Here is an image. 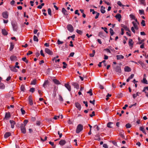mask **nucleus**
Wrapping results in <instances>:
<instances>
[{
  "label": "nucleus",
  "mask_w": 148,
  "mask_h": 148,
  "mask_svg": "<svg viewBox=\"0 0 148 148\" xmlns=\"http://www.w3.org/2000/svg\"><path fill=\"white\" fill-rule=\"evenodd\" d=\"M67 28L70 32H73L74 30L73 27L71 24H68L67 26Z\"/></svg>",
  "instance_id": "nucleus-3"
},
{
  "label": "nucleus",
  "mask_w": 148,
  "mask_h": 148,
  "mask_svg": "<svg viewBox=\"0 0 148 148\" xmlns=\"http://www.w3.org/2000/svg\"><path fill=\"white\" fill-rule=\"evenodd\" d=\"M113 124V123L111 122L108 123L107 124V126L109 128H111L112 127L111 126V125Z\"/></svg>",
  "instance_id": "nucleus-35"
},
{
  "label": "nucleus",
  "mask_w": 148,
  "mask_h": 148,
  "mask_svg": "<svg viewBox=\"0 0 148 148\" xmlns=\"http://www.w3.org/2000/svg\"><path fill=\"white\" fill-rule=\"evenodd\" d=\"M11 116L10 113L6 112L5 113L4 119L7 120H8Z\"/></svg>",
  "instance_id": "nucleus-9"
},
{
  "label": "nucleus",
  "mask_w": 148,
  "mask_h": 148,
  "mask_svg": "<svg viewBox=\"0 0 148 148\" xmlns=\"http://www.w3.org/2000/svg\"><path fill=\"white\" fill-rule=\"evenodd\" d=\"M9 67H10V70L11 71H12L14 72H17L18 70L17 69H16L15 68V67H14V66H12V67L10 66Z\"/></svg>",
  "instance_id": "nucleus-20"
},
{
  "label": "nucleus",
  "mask_w": 148,
  "mask_h": 148,
  "mask_svg": "<svg viewBox=\"0 0 148 148\" xmlns=\"http://www.w3.org/2000/svg\"><path fill=\"white\" fill-rule=\"evenodd\" d=\"M2 16L3 18L7 19L8 18V15L7 12H4L2 13Z\"/></svg>",
  "instance_id": "nucleus-8"
},
{
  "label": "nucleus",
  "mask_w": 148,
  "mask_h": 148,
  "mask_svg": "<svg viewBox=\"0 0 148 148\" xmlns=\"http://www.w3.org/2000/svg\"><path fill=\"white\" fill-rule=\"evenodd\" d=\"M72 84L74 86L75 88H76L77 89L79 88V85L77 83L73 82Z\"/></svg>",
  "instance_id": "nucleus-7"
},
{
  "label": "nucleus",
  "mask_w": 148,
  "mask_h": 148,
  "mask_svg": "<svg viewBox=\"0 0 148 148\" xmlns=\"http://www.w3.org/2000/svg\"><path fill=\"white\" fill-rule=\"evenodd\" d=\"M12 26L14 30L16 31L17 28V26L16 23H12Z\"/></svg>",
  "instance_id": "nucleus-11"
},
{
  "label": "nucleus",
  "mask_w": 148,
  "mask_h": 148,
  "mask_svg": "<svg viewBox=\"0 0 148 148\" xmlns=\"http://www.w3.org/2000/svg\"><path fill=\"white\" fill-rule=\"evenodd\" d=\"M65 86L67 89L69 91H70L71 90V87L68 84H64Z\"/></svg>",
  "instance_id": "nucleus-16"
},
{
  "label": "nucleus",
  "mask_w": 148,
  "mask_h": 148,
  "mask_svg": "<svg viewBox=\"0 0 148 148\" xmlns=\"http://www.w3.org/2000/svg\"><path fill=\"white\" fill-rule=\"evenodd\" d=\"M21 111L22 114L23 115L25 114V111L22 108L21 109Z\"/></svg>",
  "instance_id": "nucleus-58"
},
{
  "label": "nucleus",
  "mask_w": 148,
  "mask_h": 148,
  "mask_svg": "<svg viewBox=\"0 0 148 148\" xmlns=\"http://www.w3.org/2000/svg\"><path fill=\"white\" fill-rule=\"evenodd\" d=\"M83 126L80 124H78L77 127L76 132L77 134H78L81 132L83 130Z\"/></svg>",
  "instance_id": "nucleus-1"
},
{
  "label": "nucleus",
  "mask_w": 148,
  "mask_h": 148,
  "mask_svg": "<svg viewBox=\"0 0 148 148\" xmlns=\"http://www.w3.org/2000/svg\"><path fill=\"white\" fill-rule=\"evenodd\" d=\"M49 83V81L48 80H46L45 81L43 85V86L44 88L46 87V85H47Z\"/></svg>",
  "instance_id": "nucleus-29"
},
{
  "label": "nucleus",
  "mask_w": 148,
  "mask_h": 148,
  "mask_svg": "<svg viewBox=\"0 0 148 148\" xmlns=\"http://www.w3.org/2000/svg\"><path fill=\"white\" fill-rule=\"evenodd\" d=\"M121 27H122L124 28L125 30L126 31H128L130 32V30L127 27V26L124 25V24H122L121 25Z\"/></svg>",
  "instance_id": "nucleus-14"
},
{
  "label": "nucleus",
  "mask_w": 148,
  "mask_h": 148,
  "mask_svg": "<svg viewBox=\"0 0 148 148\" xmlns=\"http://www.w3.org/2000/svg\"><path fill=\"white\" fill-rule=\"evenodd\" d=\"M117 95L119 97H121L123 96V94L121 92L118 93Z\"/></svg>",
  "instance_id": "nucleus-55"
},
{
  "label": "nucleus",
  "mask_w": 148,
  "mask_h": 148,
  "mask_svg": "<svg viewBox=\"0 0 148 148\" xmlns=\"http://www.w3.org/2000/svg\"><path fill=\"white\" fill-rule=\"evenodd\" d=\"M115 17L116 19H118V21H120L121 19V16L120 14L119 13L117 14L115 16Z\"/></svg>",
  "instance_id": "nucleus-13"
},
{
  "label": "nucleus",
  "mask_w": 148,
  "mask_h": 148,
  "mask_svg": "<svg viewBox=\"0 0 148 148\" xmlns=\"http://www.w3.org/2000/svg\"><path fill=\"white\" fill-rule=\"evenodd\" d=\"M14 45L13 44V43L11 42L10 46V51H11L14 48Z\"/></svg>",
  "instance_id": "nucleus-30"
},
{
  "label": "nucleus",
  "mask_w": 148,
  "mask_h": 148,
  "mask_svg": "<svg viewBox=\"0 0 148 148\" xmlns=\"http://www.w3.org/2000/svg\"><path fill=\"white\" fill-rule=\"evenodd\" d=\"M134 42L132 39H130L129 41V44L131 49L133 47Z\"/></svg>",
  "instance_id": "nucleus-12"
},
{
  "label": "nucleus",
  "mask_w": 148,
  "mask_h": 148,
  "mask_svg": "<svg viewBox=\"0 0 148 148\" xmlns=\"http://www.w3.org/2000/svg\"><path fill=\"white\" fill-rule=\"evenodd\" d=\"M130 16L131 18L132 19H135V17L134 15L132 14H131L130 15Z\"/></svg>",
  "instance_id": "nucleus-52"
},
{
  "label": "nucleus",
  "mask_w": 148,
  "mask_h": 148,
  "mask_svg": "<svg viewBox=\"0 0 148 148\" xmlns=\"http://www.w3.org/2000/svg\"><path fill=\"white\" fill-rule=\"evenodd\" d=\"M15 3V1L14 0H12L10 2V4L12 5H14V3Z\"/></svg>",
  "instance_id": "nucleus-60"
},
{
  "label": "nucleus",
  "mask_w": 148,
  "mask_h": 148,
  "mask_svg": "<svg viewBox=\"0 0 148 148\" xmlns=\"http://www.w3.org/2000/svg\"><path fill=\"white\" fill-rule=\"evenodd\" d=\"M95 100L94 99L92 101L91 100H90V101H89V102L90 103H92L94 105H95Z\"/></svg>",
  "instance_id": "nucleus-59"
},
{
  "label": "nucleus",
  "mask_w": 148,
  "mask_h": 148,
  "mask_svg": "<svg viewBox=\"0 0 148 148\" xmlns=\"http://www.w3.org/2000/svg\"><path fill=\"white\" fill-rule=\"evenodd\" d=\"M116 59L118 60L122 59L124 58V56L122 55H118L116 56Z\"/></svg>",
  "instance_id": "nucleus-23"
},
{
  "label": "nucleus",
  "mask_w": 148,
  "mask_h": 148,
  "mask_svg": "<svg viewBox=\"0 0 148 148\" xmlns=\"http://www.w3.org/2000/svg\"><path fill=\"white\" fill-rule=\"evenodd\" d=\"M45 51L46 53L50 55H52L53 54V52L48 48H45Z\"/></svg>",
  "instance_id": "nucleus-5"
},
{
  "label": "nucleus",
  "mask_w": 148,
  "mask_h": 148,
  "mask_svg": "<svg viewBox=\"0 0 148 148\" xmlns=\"http://www.w3.org/2000/svg\"><path fill=\"white\" fill-rule=\"evenodd\" d=\"M63 43V42L60 41L59 39H58L57 40V43L58 45L62 44Z\"/></svg>",
  "instance_id": "nucleus-45"
},
{
  "label": "nucleus",
  "mask_w": 148,
  "mask_h": 148,
  "mask_svg": "<svg viewBox=\"0 0 148 148\" xmlns=\"http://www.w3.org/2000/svg\"><path fill=\"white\" fill-rule=\"evenodd\" d=\"M21 130L22 133L25 134L26 133L25 126L23 125V123H21L20 126Z\"/></svg>",
  "instance_id": "nucleus-2"
},
{
  "label": "nucleus",
  "mask_w": 148,
  "mask_h": 148,
  "mask_svg": "<svg viewBox=\"0 0 148 148\" xmlns=\"http://www.w3.org/2000/svg\"><path fill=\"white\" fill-rule=\"evenodd\" d=\"M20 89L21 91L24 92L25 90L24 86L23 85H21L20 87Z\"/></svg>",
  "instance_id": "nucleus-31"
},
{
  "label": "nucleus",
  "mask_w": 148,
  "mask_h": 148,
  "mask_svg": "<svg viewBox=\"0 0 148 148\" xmlns=\"http://www.w3.org/2000/svg\"><path fill=\"white\" fill-rule=\"evenodd\" d=\"M96 16H95V18L97 19L98 18L99 16V15L100 14H99V13L98 12H96Z\"/></svg>",
  "instance_id": "nucleus-56"
},
{
  "label": "nucleus",
  "mask_w": 148,
  "mask_h": 148,
  "mask_svg": "<svg viewBox=\"0 0 148 148\" xmlns=\"http://www.w3.org/2000/svg\"><path fill=\"white\" fill-rule=\"evenodd\" d=\"M11 135V133L10 132H6L4 135V137L5 138H7Z\"/></svg>",
  "instance_id": "nucleus-15"
},
{
  "label": "nucleus",
  "mask_w": 148,
  "mask_h": 148,
  "mask_svg": "<svg viewBox=\"0 0 148 148\" xmlns=\"http://www.w3.org/2000/svg\"><path fill=\"white\" fill-rule=\"evenodd\" d=\"M105 7H103V9H101V13L103 14H104L106 12V11L105 10Z\"/></svg>",
  "instance_id": "nucleus-47"
},
{
  "label": "nucleus",
  "mask_w": 148,
  "mask_h": 148,
  "mask_svg": "<svg viewBox=\"0 0 148 148\" xmlns=\"http://www.w3.org/2000/svg\"><path fill=\"white\" fill-rule=\"evenodd\" d=\"M79 11L78 10H76L75 11V14H77L78 16L80 15V14L78 12Z\"/></svg>",
  "instance_id": "nucleus-63"
},
{
  "label": "nucleus",
  "mask_w": 148,
  "mask_h": 148,
  "mask_svg": "<svg viewBox=\"0 0 148 148\" xmlns=\"http://www.w3.org/2000/svg\"><path fill=\"white\" fill-rule=\"evenodd\" d=\"M92 90L91 89H90L87 92V93H89L90 94V96L92 95Z\"/></svg>",
  "instance_id": "nucleus-42"
},
{
  "label": "nucleus",
  "mask_w": 148,
  "mask_h": 148,
  "mask_svg": "<svg viewBox=\"0 0 148 148\" xmlns=\"http://www.w3.org/2000/svg\"><path fill=\"white\" fill-rule=\"evenodd\" d=\"M134 27L135 29H137V30L138 29V25H137V23H136V24H134Z\"/></svg>",
  "instance_id": "nucleus-57"
},
{
  "label": "nucleus",
  "mask_w": 148,
  "mask_h": 148,
  "mask_svg": "<svg viewBox=\"0 0 148 148\" xmlns=\"http://www.w3.org/2000/svg\"><path fill=\"white\" fill-rule=\"evenodd\" d=\"M33 40L35 41L38 42V39L37 37L35 35H34V36Z\"/></svg>",
  "instance_id": "nucleus-36"
},
{
  "label": "nucleus",
  "mask_w": 148,
  "mask_h": 148,
  "mask_svg": "<svg viewBox=\"0 0 148 148\" xmlns=\"http://www.w3.org/2000/svg\"><path fill=\"white\" fill-rule=\"evenodd\" d=\"M28 122V120L25 119V120L24 121L23 123L24 124H23V125H24V126H25L26 125V124Z\"/></svg>",
  "instance_id": "nucleus-48"
},
{
  "label": "nucleus",
  "mask_w": 148,
  "mask_h": 148,
  "mask_svg": "<svg viewBox=\"0 0 148 148\" xmlns=\"http://www.w3.org/2000/svg\"><path fill=\"white\" fill-rule=\"evenodd\" d=\"M66 143V141L64 140H61L59 142V144L63 146Z\"/></svg>",
  "instance_id": "nucleus-18"
},
{
  "label": "nucleus",
  "mask_w": 148,
  "mask_h": 148,
  "mask_svg": "<svg viewBox=\"0 0 148 148\" xmlns=\"http://www.w3.org/2000/svg\"><path fill=\"white\" fill-rule=\"evenodd\" d=\"M62 13L65 15H67V14L66 13L67 12L66 9L64 8H62Z\"/></svg>",
  "instance_id": "nucleus-27"
},
{
  "label": "nucleus",
  "mask_w": 148,
  "mask_h": 148,
  "mask_svg": "<svg viewBox=\"0 0 148 148\" xmlns=\"http://www.w3.org/2000/svg\"><path fill=\"white\" fill-rule=\"evenodd\" d=\"M75 106L77 108V109L79 110H80L81 109V105L78 102H76L75 103Z\"/></svg>",
  "instance_id": "nucleus-10"
},
{
  "label": "nucleus",
  "mask_w": 148,
  "mask_h": 148,
  "mask_svg": "<svg viewBox=\"0 0 148 148\" xmlns=\"http://www.w3.org/2000/svg\"><path fill=\"white\" fill-rule=\"evenodd\" d=\"M48 14H49L50 16H51V10L50 8H49L48 9Z\"/></svg>",
  "instance_id": "nucleus-50"
},
{
  "label": "nucleus",
  "mask_w": 148,
  "mask_h": 148,
  "mask_svg": "<svg viewBox=\"0 0 148 148\" xmlns=\"http://www.w3.org/2000/svg\"><path fill=\"white\" fill-rule=\"evenodd\" d=\"M95 50H93L92 53H90L89 55L91 57H93L94 56L95 54Z\"/></svg>",
  "instance_id": "nucleus-34"
},
{
  "label": "nucleus",
  "mask_w": 148,
  "mask_h": 148,
  "mask_svg": "<svg viewBox=\"0 0 148 148\" xmlns=\"http://www.w3.org/2000/svg\"><path fill=\"white\" fill-rule=\"evenodd\" d=\"M99 36L101 38L103 37L104 36L103 32H99Z\"/></svg>",
  "instance_id": "nucleus-44"
},
{
  "label": "nucleus",
  "mask_w": 148,
  "mask_h": 148,
  "mask_svg": "<svg viewBox=\"0 0 148 148\" xmlns=\"http://www.w3.org/2000/svg\"><path fill=\"white\" fill-rule=\"evenodd\" d=\"M142 82L143 83L146 84H147L148 83L147 80L145 77L143 78V80L142 81Z\"/></svg>",
  "instance_id": "nucleus-32"
},
{
  "label": "nucleus",
  "mask_w": 148,
  "mask_h": 148,
  "mask_svg": "<svg viewBox=\"0 0 148 148\" xmlns=\"http://www.w3.org/2000/svg\"><path fill=\"white\" fill-rule=\"evenodd\" d=\"M95 140L98 141H100L101 140V138L100 137V136L99 134H97L95 135Z\"/></svg>",
  "instance_id": "nucleus-19"
},
{
  "label": "nucleus",
  "mask_w": 148,
  "mask_h": 148,
  "mask_svg": "<svg viewBox=\"0 0 148 148\" xmlns=\"http://www.w3.org/2000/svg\"><path fill=\"white\" fill-rule=\"evenodd\" d=\"M74 54V52H71V53L69 56V57H73Z\"/></svg>",
  "instance_id": "nucleus-64"
},
{
  "label": "nucleus",
  "mask_w": 148,
  "mask_h": 148,
  "mask_svg": "<svg viewBox=\"0 0 148 148\" xmlns=\"http://www.w3.org/2000/svg\"><path fill=\"white\" fill-rule=\"evenodd\" d=\"M10 122L11 123V127L12 128H13L14 127V125L15 124V121L13 120H10Z\"/></svg>",
  "instance_id": "nucleus-17"
},
{
  "label": "nucleus",
  "mask_w": 148,
  "mask_h": 148,
  "mask_svg": "<svg viewBox=\"0 0 148 148\" xmlns=\"http://www.w3.org/2000/svg\"><path fill=\"white\" fill-rule=\"evenodd\" d=\"M138 63L139 64H140L141 65L142 67L143 68H146V65L145 64L143 63L141 61H139L138 62Z\"/></svg>",
  "instance_id": "nucleus-21"
},
{
  "label": "nucleus",
  "mask_w": 148,
  "mask_h": 148,
  "mask_svg": "<svg viewBox=\"0 0 148 148\" xmlns=\"http://www.w3.org/2000/svg\"><path fill=\"white\" fill-rule=\"evenodd\" d=\"M35 89L33 88H30L29 91L32 93L34 92L35 91Z\"/></svg>",
  "instance_id": "nucleus-49"
},
{
  "label": "nucleus",
  "mask_w": 148,
  "mask_h": 148,
  "mask_svg": "<svg viewBox=\"0 0 148 148\" xmlns=\"http://www.w3.org/2000/svg\"><path fill=\"white\" fill-rule=\"evenodd\" d=\"M138 92H137L136 94H134L133 95V97L135 99L136 97H137V96H139V95L138 94Z\"/></svg>",
  "instance_id": "nucleus-43"
},
{
  "label": "nucleus",
  "mask_w": 148,
  "mask_h": 148,
  "mask_svg": "<svg viewBox=\"0 0 148 148\" xmlns=\"http://www.w3.org/2000/svg\"><path fill=\"white\" fill-rule=\"evenodd\" d=\"M124 70L125 71L129 72L131 71V69L130 67L127 66L125 67Z\"/></svg>",
  "instance_id": "nucleus-22"
},
{
  "label": "nucleus",
  "mask_w": 148,
  "mask_h": 148,
  "mask_svg": "<svg viewBox=\"0 0 148 148\" xmlns=\"http://www.w3.org/2000/svg\"><path fill=\"white\" fill-rule=\"evenodd\" d=\"M2 33L3 35L4 36H6L8 34V32H7L6 30L4 29H2Z\"/></svg>",
  "instance_id": "nucleus-24"
},
{
  "label": "nucleus",
  "mask_w": 148,
  "mask_h": 148,
  "mask_svg": "<svg viewBox=\"0 0 148 148\" xmlns=\"http://www.w3.org/2000/svg\"><path fill=\"white\" fill-rule=\"evenodd\" d=\"M110 34L112 36L114 34V32L113 31L112 29L111 28H110Z\"/></svg>",
  "instance_id": "nucleus-33"
},
{
  "label": "nucleus",
  "mask_w": 148,
  "mask_h": 148,
  "mask_svg": "<svg viewBox=\"0 0 148 148\" xmlns=\"http://www.w3.org/2000/svg\"><path fill=\"white\" fill-rule=\"evenodd\" d=\"M117 4L119 5L120 6V7H122V6H125V5H122V3H121L120 1H119L117 2Z\"/></svg>",
  "instance_id": "nucleus-40"
},
{
  "label": "nucleus",
  "mask_w": 148,
  "mask_h": 148,
  "mask_svg": "<svg viewBox=\"0 0 148 148\" xmlns=\"http://www.w3.org/2000/svg\"><path fill=\"white\" fill-rule=\"evenodd\" d=\"M94 127H96V129H97V131H98L99 130V127L97 126V125H95L94 126Z\"/></svg>",
  "instance_id": "nucleus-62"
},
{
  "label": "nucleus",
  "mask_w": 148,
  "mask_h": 148,
  "mask_svg": "<svg viewBox=\"0 0 148 148\" xmlns=\"http://www.w3.org/2000/svg\"><path fill=\"white\" fill-rule=\"evenodd\" d=\"M76 32L79 34H82V32L81 30L77 29L76 30Z\"/></svg>",
  "instance_id": "nucleus-38"
},
{
  "label": "nucleus",
  "mask_w": 148,
  "mask_h": 148,
  "mask_svg": "<svg viewBox=\"0 0 148 148\" xmlns=\"http://www.w3.org/2000/svg\"><path fill=\"white\" fill-rule=\"evenodd\" d=\"M5 88V86L4 84L3 83H1L0 81V88L1 89H4Z\"/></svg>",
  "instance_id": "nucleus-26"
},
{
  "label": "nucleus",
  "mask_w": 148,
  "mask_h": 148,
  "mask_svg": "<svg viewBox=\"0 0 148 148\" xmlns=\"http://www.w3.org/2000/svg\"><path fill=\"white\" fill-rule=\"evenodd\" d=\"M115 71L117 72L118 73H121V67L119 66H117L115 67H113Z\"/></svg>",
  "instance_id": "nucleus-4"
},
{
  "label": "nucleus",
  "mask_w": 148,
  "mask_h": 148,
  "mask_svg": "<svg viewBox=\"0 0 148 148\" xmlns=\"http://www.w3.org/2000/svg\"><path fill=\"white\" fill-rule=\"evenodd\" d=\"M62 64L64 65L63 66V67L64 68H66V66H67V64L65 62H63Z\"/></svg>",
  "instance_id": "nucleus-51"
},
{
  "label": "nucleus",
  "mask_w": 148,
  "mask_h": 148,
  "mask_svg": "<svg viewBox=\"0 0 148 148\" xmlns=\"http://www.w3.org/2000/svg\"><path fill=\"white\" fill-rule=\"evenodd\" d=\"M36 79H34L32 81L31 83V85H35L36 84Z\"/></svg>",
  "instance_id": "nucleus-37"
},
{
  "label": "nucleus",
  "mask_w": 148,
  "mask_h": 148,
  "mask_svg": "<svg viewBox=\"0 0 148 148\" xmlns=\"http://www.w3.org/2000/svg\"><path fill=\"white\" fill-rule=\"evenodd\" d=\"M59 100L60 101H63V98L62 97V96L60 95H59Z\"/></svg>",
  "instance_id": "nucleus-54"
},
{
  "label": "nucleus",
  "mask_w": 148,
  "mask_h": 148,
  "mask_svg": "<svg viewBox=\"0 0 148 148\" xmlns=\"http://www.w3.org/2000/svg\"><path fill=\"white\" fill-rule=\"evenodd\" d=\"M32 53H33L32 52V51H28V52L27 53V56H28L29 55L32 54Z\"/></svg>",
  "instance_id": "nucleus-61"
},
{
  "label": "nucleus",
  "mask_w": 148,
  "mask_h": 148,
  "mask_svg": "<svg viewBox=\"0 0 148 148\" xmlns=\"http://www.w3.org/2000/svg\"><path fill=\"white\" fill-rule=\"evenodd\" d=\"M139 13L140 14H144V10H139Z\"/></svg>",
  "instance_id": "nucleus-46"
},
{
  "label": "nucleus",
  "mask_w": 148,
  "mask_h": 148,
  "mask_svg": "<svg viewBox=\"0 0 148 148\" xmlns=\"http://www.w3.org/2000/svg\"><path fill=\"white\" fill-rule=\"evenodd\" d=\"M125 127L127 128H130L131 127V125L129 123L125 125Z\"/></svg>",
  "instance_id": "nucleus-41"
},
{
  "label": "nucleus",
  "mask_w": 148,
  "mask_h": 148,
  "mask_svg": "<svg viewBox=\"0 0 148 148\" xmlns=\"http://www.w3.org/2000/svg\"><path fill=\"white\" fill-rule=\"evenodd\" d=\"M141 24L143 26H144L145 25V21L144 20H142Z\"/></svg>",
  "instance_id": "nucleus-53"
},
{
  "label": "nucleus",
  "mask_w": 148,
  "mask_h": 148,
  "mask_svg": "<svg viewBox=\"0 0 148 148\" xmlns=\"http://www.w3.org/2000/svg\"><path fill=\"white\" fill-rule=\"evenodd\" d=\"M140 2V3L142 4H143L145 6L146 3H145V0H139Z\"/></svg>",
  "instance_id": "nucleus-39"
},
{
  "label": "nucleus",
  "mask_w": 148,
  "mask_h": 148,
  "mask_svg": "<svg viewBox=\"0 0 148 148\" xmlns=\"http://www.w3.org/2000/svg\"><path fill=\"white\" fill-rule=\"evenodd\" d=\"M10 59L12 61L17 60V58L16 56H12L10 57Z\"/></svg>",
  "instance_id": "nucleus-25"
},
{
  "label": "nucleus",
  "mask_w": 148,
  "mask_h": 148,
  "mask_svg": "<svg viewBox=\"0 0 148 148\" xmlns=\"http://www.w3.org/2000/svg\"><path fill=\"white\" fill-rule=\"evenodd\" d=\"M53 82L56 84H60V83L59 81L56 79H54L53 80Z\"/></svg>",
  "instance_id": "nucleus-28"
},
{
  "label": "nucleus",
  "mask_w": 148,
  "mask_h": 148,
  "mask_svg": "<svg viewBox=\"0 0 148 148\" xmlns=\"http://www.w3.org/2000/svg\"><path fill=\"white\" fill-rule=\"evenodd\" d=\"M28 100L29 104L31 106H32L33 105V101L32 97L31 95H30L28 97Z\"/></svg>",
  "instance_id": "nucleus-6"
}]
</instances>
